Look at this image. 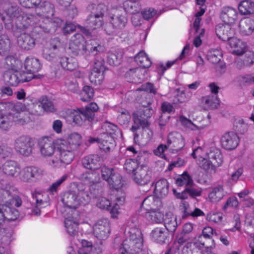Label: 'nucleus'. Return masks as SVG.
I'll use <instances>...</instances> for the list:
<instances>
[{
    "label": "nucleus",
    "instance_id": "58836bf2",
    "mask_svg": "<svg viewBox=\"0 0 254 254\" xmlns=\"http://www.w3.org/2000/svg\"><path fill=\"white\" fill-rule=\"evenodd\" d=\"M38 6L39 8L45 16L49 17L54 15V6L50 2L47 1L41 2Z\"/></svg>",
    "mask_w": 254,
    "mask_h": 254
},
{
    "label": "nucleus",
    "instance_id": "3c124183",
    "mask_svg": "<svg viewBox=\"0 0 254 254\" xmlns=\"http://www.w3.org/2000/svg\"><path fill=\"white\" fill-rule=\"evenodd\" d=\"M94 92L93 89L89 86H84L80 93L81 100L82 101L87 102L90 101L93 96Z\"/></svg>",
    "mask_w": 254,
    "mask_h": 254
},
{
    "label": "nucleus",
    "instance_id": "49530a36",
    "mask_svg": "<svg viewBox=\"0 0 254 254\" xmlns=\"http://www.w3.org/2000/svg\"><path fill=\"white\" fill-rule=\"evenodd\" d=\"M176 184L178 186H186V188L190 185L193 184V181L190 175L187 172H184L176 180Z\"/></svg>",
    "mask_w": 254,
    "mask_h": 254
},
{
    "label": "nucleus",
    "instance_id": "c9c22d12",
    "mask_svg": "<svg viewBox=\"0 0 254 254\" xmlns=\"http://www.w3.org/2000/svg\"><path fill=\"white\" fill-rule=\"evenodd\" d=\"M225 194L223 187L220 186L213 189L209 194V197L211 202H217L223 198Z\"/></svg>",
    "mask_w": 254,
    "mask_h": 254
},
{
    "label": "nucleus",
    "instance_id": "603ef678",
    "mask_svg": "<svg viewBox=\"0 0 254 254\" xmlns=\"http://www.w3.org/2000/svg\"><path fill=\"white\" fill-rule=\"evenodd\" d=\"M133 120L134 125H140L143 128L147 127L149 125L148 120L138 112L133 113Z\"/></svg>",
    "mask_w": 254,
    "mask_h": 254
},
{
    "label": "nucleus",
    "instance_id": "4468645a",
    "mask_svg": "<svg viewBox=\"0 0 254 254\" xmlns=\"http://www.w3.org/2000/svg\"><path fill=\"white\" fill-rule=\"evenodd\" d=\"M202 190L200 188H195L194 184L188 186L181 193L177 192V191L174 189L173 193L177 198L182 199H187L188 195H190L192 198L196 196H200L201 194Z\"/></svg>",
    "mask_w": 254,
    "mask_h": 254
},
{
    "label": "nucleus",
    "instance_id": "e2e57ef3",
    "mask_svg": "<svg viewBox=\"0 0 254 254\" xmlns=\"http://www.w3.org/2000/svg\"><path fill=\"white\" fill-rule=\"evenodd\" d=\"M19 73L18 75L19 83L20 82H28L31 80L32 79H40L42 77V75L40 74H31L30 75H27V73L24 71H19Z\"/></svg>",
    "mask_w": 254,
    "mask_h": 254
},
{
    "label": "nucleus",
    "instance_id": "473e14b6",
    "mask_svg": "<svg viewBox=\"0 0 254 254\" xmlns=\"http://www.w3.org/2000/svg\"><path fill=\"white\" fill-rule=\"evenodd\" d=\"M238 9L242 15L253 14L254 13V2L249 0H243L239 3Z\"/></svg>",
    "mask_w": 254,
    "mask_h": 254
},
{
    "label": "nucleus",
    "instance_id": "39448f33",
    "mask_svg": "<svg viewBox=\"0 0 254 254\" xmlns=\"http://www.w3.org/2000/svg\"><path fill=\"white\" fill-rule=\"evenodd\" d=\"M34 143L32 139L26 135H22L17 138L14 141V148L19 154L28 157L32 155Z\"/></svg>",
    "mask_w": 254,
    "mask_h": 254
},
{
    "label": "nucleus",
    "instance_id": "338daca9",
    "mask_svg": "<svg viewBox=\"0 0 254 254\" xmlns=\"http://www.w3.org/2000/svg\"><path fill=\"white\" fill-rule=\"evenodd\" d=\"M26 17L24 14H21L14 21L16 27L20 30H24L28 28L26 23Z\"/></svg>",
    "mask_w": 254,
    "mask_h": 254
},
{
    "label": "nucleus",
    "instance_id": "6e6d98bb",
    "mask_svg": "<svg viewBox=\"0 0 254 254\" xmlns=\"http://www.w3.org/2000/svg\"><path fill=\"white\" fill-rule=\"evenodd\" d=\"M68 178V175L66 174L64 175L62 177L57 180L56 182L53 183L48 189V191L52 194H54L56 193L59 189L61 185Z\"/></svg>",
    "mask_w": 254,
    "mask_h": 254
},
{
    "label": "nucleus",
    "instance_id": "13d9d810",
    "mask_svg": "<svg viewBox=\"0 0 254 254\" xmlns=\"http://www.w3.org/2000/svg\"><path fill=\"white\" fill-rule=\"evenodd\" d=\"M138 168L137 163L134 159H127L124 166V168L128 173H132L133 174L136 171Z\"/></svg>",
    "mask_w": 254,
    "mask_h": 254
},
{
    "label": "nucleus",
    "instance_id": "680f3d73",
    "mask_svg": "<svg viewBox=\"0 0 254 254\" xmlns=\"http://www.w3.org/2000/svg\"><path fill=\"white\" fill-rule=\"evenodd\" d=\"M41 104L44 110L47 112H54L56 111L53 102L46 97L42 98Z\"/></svg>",
    "mask_w": 254,
    "mask_h": 254
},
{
    "label": "nucleus",
    "instance_id": "4c0bfd02",
    "mask_svg": "<svg viewBox=\"0 0 254 254\" xmlns=\"http://www.w3.org/2000/svg\"><path fill=\"white\" fill-rule=\"evenodd\" d=\"M164 226L166 230L174 233L178 226L177 217L175 216H171L168 217L167 215L166 218L164 219Z\"/></svg>",
    "mask_w": 254,
    "mask_h": 254
},
{
    "label": "nucleus",
    "instance_id": "f3484780",
    "mask_svg": "<svg viewBox=\"0 0 254 254\" xmlns=\"http://www.w3.org/2000/svg\"><path fill=\"white\" fill-rule=\"evenodd\" d=\"M237 10L232 7H224L221 10L220 18L222 21L227 24L233 23L237 19Z\"/></svg>",
    "mask_w": 254,
    "mask_h": 254
},
{
    "label": "nucleus",
    "instance_id": "7ed1b4c3",
    "mask_svg": "<svg viewBox=\"0 0 254 254\" xmlns=\"http://www.w3.org/2000/svg\"><path fill=\"white\" fill-rule=\"evenodd\" d=\"M137 234L130 233L129 240L124 241L119 249L120 254H137L141 250L142 240L141 232L137 230Z\"/></svg>",
    "mask_w": 254,
    "mask_h": 254
},
{
    "label": "nucleus",
    "instance_id": "ea45409f",
    "mask_svg": "<svg viewBox=\"0 0 254 254\" xmlns=\"http://www.w3.org/2000/svg\"><path fill=\"white\" fill-rule=\"evenodd\" d=\"M108 183L112 189L117 190L123 185L122 176L116 172L111 177Z\"/></svg>",
    "mask_w": 254,
    "mask_h": 254
},
{
    "label": "nucleus",
    "instance_id": "aec40b11",
    "mask_svg": "<svg viewBox=\"0 0 254 254\" xmlns=\"http://www.w3.org/2000/svg\"><path fill=\"white\" fill-rule=\"evenodd\" d=\"M24 67L27 72L33 75L41 69V64L38 59L28 57L25 60Z\"/></svg>",
    "mask_w": 254,
    "mask_h": 254
},
{
    "label": "nucleus",
    "instance_id": "de8ad7c7",
    "mask_svg": "<svg viewBox=\"0 0 254 254\" xmlns=\"http://www.w3.org/2000/svg\"><path fill=\"white\" fill-rule=\"evenodd\" d=\"M104 72L99 71H91L89 75V80L91 83L95 85H100L104 79Z\"/></svg>",
    "mask_w": 254,
    "mask_h": 254
},
{
    "label": "nucleus",
    "instance_id": "c85d7f7f",
    "mask_svg": "<svg viewBox=\"0 0 254 254\" xmlns=\"http://www.w3.org/2000/svg\"><path fill=\"white\" fill-rule=\"evenodd\" d=\"M1 210L3 212L4 220H7L8 221H15L19 215V212L16 209L6 205H1Z\"/></svg>",
    "mask_w": 254,
    "mask_h": 254
},
{
    "label": "nucleus",
    "instance_id": "0e129e2a",
    "mask_svg": "<svg viewBox=\"0 0 254 254\" xmlns=\"http://www.w3.org/2000/svg\"><path fill=\"white\" fill-rule=\"evenodd\" d=\"M105 69L104 59L101 57H96L94 61L92 70L104 72Z\"/></svg>",
    "mask_w": 254,
    "mask_h": 254
},
{
    "label": "nucleus",
    "instance_id": "412c9836",
    "mask_svg": "<svg viewBox=\"0 0 254 254\" xmlns=\"http://www.w3.org/2000/svg\"><path fill=\"white\" fill-rule=\"evenodd\" d=\"M169 188L167 180L165 179H160L155 184L154 192L158 197H164L168 193Z\"/></svg>",
    "mask_w": 254,
    "mask_h": 254
},
{
    "label": "nucleus",
    "instance_id": "2f4dec72",
    "mask_svg": "<svg viewBox=\"0 0 254 254\" xmlns=\"http://www.w3.org/2000/svg\"><path fill=\"white\" fill-rule=\"evenodd\" d=\"M51 48L49 51H44L43 53V57L47 60L51 61L55 59L58 56V52H52V50H57L61 47V43L58 39H55L51 43Z\"/></svg>",
    "mask_w": 254,
    "mask_h": 254
},
{
    "label": "nucleus",
    "instance_id": "0eeeda50",
    "mask_svg": "<svg viewBox=\"0 0 254 254\" xmlns=\"http://www.w3.org/2000/svg\"><path fill=\"white\" fill-rule=\"evenodd\" d=\"M167 143L168 147L176 152L181 150L185 145L184 137L176 132L169 134Z\"/></svg>",
    "mask_w": 254,
    "mask_h": 254
},
{
    "label": "nucleus",
    "instance_id": "4d7b16f0",
    "mask_svg": "<svg viewBox=\"0 0 254 254\" xmlns=\"http://www.w3.org/2000/svg\"><path fill=\"white\" fill-rule=\"evenodd\" d=\"M147 217L152 222L158 223H161L164 220L163 214L155 210H150L148 212Z\"/></svg>",
    "mask_w": 254,
    "mask_h": 254
},
{
    "label": "nucleus",
    "instance_id": "c03bdc74",
    "mask_svg": "<svg viewBox=\"0 0 254 254\" xmlns=\"http://www.w3.org/2000/svg\"><path fill=\"white\" fill-rule=\"evenodd\" d=\"M6 15L9 17V21H14L16 20V18L19 16L20 14V9L16 4H11L9 7L5 10Z\"/></svg>",
    "mask_w": 254,
    "mask_h": 254
},
{
    "label": "nucleus",
    "instance_id": "f03ea898",
    "mask_svg": "<svg viewBox=\"0 0 254 254\" xmlns=\"http://www.w3.org/2000/svg\"><path fill=\"white\" fill-rule=\"evenodd\" d=\"M127 22V18L125 11L117 9L110 13L109 23L105 24L104 30L107 34L112 35L124 28Z\"/></svg>",
    "mask_w": 254,
    "mask_h": 254
},
{
    "label": "nucleus",
    "instance_id": "f704fd0d",
    "mask_svg": "<svg viewBox=\"0 0 254 254\" xmlns=\"http://www.w3.org/2000/svg\"><path fill=\"white\" fill-rule=\"evenodd\" d=\"M167 232L165 228L157 227L151 232L152 237L156 242L160 244L165 243L167 238Z\"/></svg>",
    "mask_w": 254,
    "mask_h": 254
},
{
    "label": "nucleus",
    "instance_id": "4be33fe9",
    "mask_svg": "<svg viewBox=\"0 0 254 254\" xmlns=\"http://www.w3.org/2000/svg\"><path fill=\"white\" fill-rule=\"evenodd\" d=\"M115 146L114 137L106 134H100V142L99 147L105 152H109Z\"/></svg>",
    "mask_w": 254,
    "mask_h": 254
},
{
    "label": "nucleus",
    "instance_id": "7c9ffc66",
    "mask_svg": "<svg viewBox=\"0 0 254 254\" xmlns=\"http://www.w3.org/2000/svg\"><path fill=\"white\" fill-rule=\"evenodd\" d=\"M87 9L90 12V14L103 19L104 13L107 10V8L103 4L96 5L93 3L88 5Z\"/></svg>",
    "mask_w": 254,
    "mask_h": 254
},
{
    "label": "nucleus",
    "instance_id": "09e8293b",
    "mask_svg": "<svg viewBox=\"0 0 254 254\" xmlns=\"http://www.w3.org/2000/svg\"><path fill=\"white\" fill-rule=\"evenodd\" d=\"M64 226L66 230L67 233L73 236L77 234L78 231V224L70 219H65Z\"/></svg>",
    "mask_w": 254,
    "mask_h": 254
},
{
    "label": "nucleus",
    "instance_id": "72a5a7b5",
    "mask_svg": "<svg viewBox=\"0 0 254 254\" xmlns=\"http://www.w3.org/2000/svg\"><path fill=\"white\" fill-rule=\"evenodd\" d=\"M17 106L11 102H0V113L4 116H10L17 110Z\"/></svg>",
    "mask_w": 254,
    "mask_h": 254
},
{
    "label": "nucleus",
    "instance_id": "b1692460",
    "mask_svg": "<svg viewBox=\"0 0 254 254\" xmlns=\"http://www.w3.org/2000/svg\"><path fill=\"white\" fill-rule=\"evenodd\" d=\"M3 173L10 176L16 177L20 172V168L17 163L13 161H6L2 166Z\"/></svg>",
    "mask_w": 254,
    "mask_h": 254
},
{
    "label": "nucleus",
    "instance_id": "ddd939ff",
    "mask_svg": "<svg viewBox=\"0 0 254 254\" xmlns=\"http://www.w3.org/2000/svg\"><path fill=\"white\" fill-rule=\"evenodd\" d=\"M81 162L84 168L91 170H95L100 167L101 157L97 154L89 155L84 157Z\"/></svg>",
    "mask_w": 254,
    "mask_h": 254
},
{
    "label": "nucleus",
    "instance_id": "bb28decb",
    "mask_svg": "<svg viewBox=\"0 0 254 254\" xmlns=\"http://www.w3.org/2000/svg\"><path fill=\"white\" fill-rule=\"evenodd\" d=\"M60 63L63 69L70 71L75 70L78 66L76 60L72 57H62L60 58Z\"/></svg>",
    "mask_w": 254,
    "mask_h": 254
},
{
    "label": "nucleus",
    "instance_id": "20e7f679",
    "mask_svg": "<svg viewBox=\"0 0 254 254\" xmlns=\"http://www.w3.org/2000/svg\"><path fill=\"white\" fill-rule=\"evenodd\" d=\"M66 141L64 140L59 144L56 151L55 159L52 160L53 164L56 166H61L62 164H69L71 162L74 158L71 147H68Z\"/></svg>",
    "mask_w": 254,
    "mask_h": 254
},
{
    "label": "nucleus",
    "instance_id": "9d476101",
    "mask_svg": "<svg viewBox=\"0 0 254 254\" xmlns=\"http://www.w3.org/2000/svg\"><path fill=\"white\" fill-rule=\"evenodd\" d=\"M215 32L217 37L224 41H227L235 35V30L229 24H218L216 26Z\"/></svg>",
    "mask_w": 254,
    "mask_h": 254
},
{
    "label": "nucleus",
    "instance_id": "774afa93",
    "mask_svg": "<svg viewBox=\"0 0 254 254\" xmlns=\"http://www.w3.org/2000/svg\"><path fill=\"white\" fill-rule=\"evenodd\" d=\"M134 160L137 163L138 167L148 168L147 166L148 162L147 155L145 153L139 152Z\"/></svg>",
    "mask_w": 254,
    "mask_h": 254
},
{
    "label": "nucleus",
    "instance_id": "a878e982",
    "mask_svg": "<svg viewBox=\"0 0 254 254\" xmlns=\"http://www.w3.org/2000/svg\"><path fill=\"white\" fill-rule=\"evenodd\" d=\"M102 132L100 134H106L107 135L114 137L117 138L119 135H121V131L118 129L117 126L108 122H105L102 127Z\"/></svg>",
    "mask_w": 254,
    "mask_h": 254
},
{
    "label": "nucleus",
    "instance_id": "423d86ee",
    "mask_svg": "<svg viewBox=\"0 0 254 254\" xmlns=\"http://www.w3.org/2000/svg\"><path fill=\"white\" fill-rule=\"evenodd\" d=\"M93 228L94 234L97 238L104 239L110 233L109 222L107 219H101L95 223Z\"/></svg>",
    "mask_w": 254,
    "mask_h": 254
},
{
    "label": "nucleus",
    "instance_id": "a18cd8bd",
    "mask_svg": "<svg viewBox=\"0 0 254 254\" xmlns=\"http://www.w3.org/2000/svg\"><path fill=\"white\" fill-rule=\"evenodd\" d=\"M122 54L117 51L110 52L108 55L107 62L111 65H119L122 61Z\"/></svg>",
    "mask_w": 254,
    "mask_h": 254
},
{
    "label": "nucleus",
    "instance_id": "8fccbe9b",
    "mask_svg": "<svg viewBox=\"0 0 254 254\" xmlns=\"http://www.w3.org/2000/svg\"><path fill=\"white\" fill-rule=\"evenodd\" d=\"M19 61L13 56H7L3 63L4 67L7 70H16Z\"/></svg>",
    "mask_w": 254,
    "mask_h": 254
},
{
    "label": "nucleus",
    "instance_id": "cd10ccee",
    "mask_svg": "<svg viewBox=\"0 0 254 254\" xmlns=\"http://www.w3.org/2000/svg\"><path fill=\"white\" fill-rule=\"evenodd\" d=\"M193 230L192 224L190 223H186L183 228L181 233L177 237L178 243L180 245H182L190 238V234Z\"/></svg>",
    "mask_w": 254,
    "mask_h": 254
},
{
    "label": "nucleus",
    "instance_id": "052dcab7",
    "mask_svg": "<svg viewBox=\"0 0 254 254\" xmlns=\"http://www.w3.org/2000/svg\"><path fill=\"white\" fill-rule=\"evenodd\" d=\"M1 242L5 245H9L12 241V232L8 229L2 228L0 230Z\"/></svg>",
    "mask_w": 254,
    "mask_h": 254
},
{
    "label": "nucleus",
    "instance_id": "5fc2aeb1",
    "mask_svg": "<svg viewBox=\"0 0 254 254\" xmlns=\"http://www.w3.org/2000/svg\"><path fill=\"white\" fill-rule=\"evenodd\" d=\"M70 43H72L80 48L85 50H88L85 46L84 37L80 33L75 34L71 39Z\"/></svg>",
    "mask_w": 254,
    "mask_h": 254
},
{
    "label": "nucleus",
    "instance_id": "a19ab883",
    "mask_svg": "<svg viewBox=\"0 0 254 254\" xmlns=\"http://www.w3.org/2000/svg\"><path fill=\"white\" fill-rule=\"evenodd\" d=\"M86 24H87V27L94 30L103 25V20L102 18H99V17L90 14L86 20Z\"/></svg>",
    "mask_w": 254,
    "mask_h": 254
},
{
    "label": "nucleus",
    "instance_id": "f257e3e1",
    "mask_svg": "<svg viewBox=\"0 0 254 254\" xmlns=\"http://www.w3.org/2000/svg\"><path fill=\"white\" fill-rule=\"evenodd\" d=\"M99 107L96 103H91L84 108H77L70 112L69 118L78 126H82L86 122H92Z\"/></svg>",
    "mask_w": 254,
    "mask_h": 254
},
{
    "label": "nucleus",
    "instance_id": "a211bd4d",
    "mask_svg": "<svg viewBox=\"0 0 254 254\" xmlns=\"http://www.w3.org/2000/svg\"><path fill=\"white\" fill-rule=\"evenodd\" d=\"M75 190H76L78 196V201L79 205H86L88 204L90 201L91 197L88 190H86V187L82 184H77Z\"/></svg>",
    "mask_w": 254,
    "mask_h": 254
},
{
    "label": "nucleus",
    "instance_id": "9b49d317",
    "mask_svg": "<svg viewBox=\"0 0 254 254\" xmlns=\"http://www.w3.org/2000/svg\"><path fill=\"white\" fill-rule=\"evenodd\" d=\"M42 176L41 171L35 167H26L21 172V179L26 182L34 181Z\"/></svg>",
    "mask_w": 254,
    "mask_h": 254
},
{
    "label": "nucleus",
    "instance_id": "6e6552de",
    "mask_svg": "<svg viewBox=\"0 0 254 254\" xmlns=\"http://www.w3.org/2000/svg\"><path fill=\"white\" fill-rule=\"evenodd\" d=\"M239 137L233 131L226 132L221 138L222 147L228 150L235 149L239 144Z\"/></svg>",
    "mask_w": 254,
    "mask_h": 254
},
{
    "label": "nucleus",
    "instance_id": "2eb2a0df",
    "mask_svg": "<svg viewBox=\"0 0 254 254\" xmlns=\"http://www.w3.org/2000/svg\"><path fill=\"white\" fill-rule=\"evenodd\" d=\"M39 146L42 155L45 157L51 156L55 152V146L53 140L48 137H43L39 142Z\"/></svg>",
    "mask_w": 254,
    "mask_h": 254
},
{
    "label": "nucleus",
    "instance_id": "69168bd1",
    "mask_svg": "<svg viewBox=\"0 0 254 254\" xmlns=\"http://www.w3.org/2000/svg\"><path fill=\"white\" fill-rule=\"evenodd\" d=\"M68 50L69 53H70L72 56H77L83 55L86 51V50L80 48L78 47V46L71 43H69Z\"/></svg>",
    "mask_w": 254,
    "mask_h": 254
},
{
    "label": "nucleus",
    "instance_id": "37998d69",
    "mask_svg": "<svg viewBox=\"0 0 254 254\" xmlns=\"http://www.w3.org/2000/svg\"><path fill=\"white\" fill-rule=\"evenodd\" d=\"M66 143H68V147H71V149L74 150L76 149L81 143L80 135L77 132L71 134L68 138V140L66 141Z\"/></svg>",
    "mask_w": 254,
    "mask_h": 254
},
{
    "label": "nucleus",
    "instance_id": "dca6fc26",
    "mask_svg": "<svg viewBox=\"0 0 254 254\" xmlns=\"http://www.w3.org/2000/svg\"><path fill=\"white\" fill-rule=\"evenodd\" d=\"M17 42L18 45L25 50L32 49L35 45V39L30 34L25 33L17 36Z\"/></svg>",
    "mask_w": 254,
    "mask_h": 254
},
{
    "label": "nucleus",
    "instance_id": "79ce46f5",
    "mask_svg": "<svg viewBox=\"0 0 254 254\" xmlns=\"http://www.w3.org/2000/svg\"><path fill=\"white\" fill-rule=\"evenodd\" d=\"M208 158L216 166H220L223 162V156L220 150L218 149H214L211 151L208 154Z\"/></svg>",
    "mask_w": 254,
    "mask_h": 254
},
{
    "label": "nucleus",
    "instance_id": "1a4fd4ad",
    "mask_svg": "<svg viewBox=\"0 0 254 254\" xmlns=\"http://www.w3.org/2000/svg\"><path fill=\"white\" fill-rule=\"evenodd\" d=\"M151 173L148 168L138 167L132 175L134 181L140 185H145L150 181Z\"/></svg>",
    "mask_w": 254,
    "mask_h": 254
},
{
    "label": "nucleus",
    "instance_id": "6ab92c4d",
    "mask_svg": "<svg viewBox=\"0 0 254 254\" xmlns=\"http://www.w3.org/2000/svg\"><path fill=\"white\" fill-rule=\"evenodd\" d=\"M204 242L188 243L182 249V254H201L200 249L204 247Z\"/></svg>",
    "mask_w": 254,
    "mask_h": 254
},
{
    "label": "nucleus",
    "instance_id": "bf43d9fd",
    "mask_svg": "<svg viewBox=\"0 0 254 254\" xmlns=\"http://www.w3.org/2000/svg\"><path fill=\"white\" fill-rule=\"evenodd\" d=\"M82 246L78 250V254H90L93 249V245L91 242L85 240L81 241Z\"/></svg>",
    "mask_w": 254,
    "mask_h": 254
},
{
    "label": "nucleus",
    "instance_id": "f8f14e48",
    "mask_svg": "<svg viewBox=\"0 0 254 254\" xmlns=\"http://www.w3.org/2000/svg\"><path fill=\"white\" fill-rule=\"evenodd\" d=\"M62 201L65 206L69 208H76L79 205L76 190L74 189L64 192Z\"/></svg>",
    "mask_w": 254,
    "mask_h": 254
},
{
    "label": "nucleus",
    "instance_id": "5701e85b",
    "mask_svg": "<svg viewBox=\"0 0 254 254\" xmlns=\"http://www.w3.org/2000/svg\"><path fill=\"white\" fill-rule=\"evenodd\" d=\"M239 28L240 33L242 35H250L254 31V21L250 18H245L240 22Z\"/></svg>",
    "mask_w": 254,
    "mask_h": 254
},
{
    "label": "nucleus",
    "instance_id": "e433bc0d",
    "mask_svg": "<svg viewBox=\"0 0 254 254\" xmlns=\"http://www.w3.org/2000/svg\"><path fill=\"white\" fill-rule=\"evenodd\" d=\"M201 101L204 103L205 108L206 109H214L218 107L219 105V100L215 95H210L203 97Z\"/></svg>",
    "mask_w": 254,
    "mask_h": 254
},
{
    "label": "nucleus",
    "instance_id": "864d4df0",
    "mask_svg": "<svg viewBox=\"0 0 254 254\" xmlns=\"http://www.w3.org/2000/svg\"><path fill=\"white\" fill-rule=\"evenodd\" d=\"M207 60L213 64H217L221 60V52L217 49L211 50L208 52Z\"/></svg>",
    "mask_w": 254,
    "mask_h": 254
},
{
    "label": "nucleus",
    "instance_id": "393cba45",
    "mask_svg": "<svg viewBox=\"0 0 254 254\" xmlns=\"http://www.w3.org/2000/svg\"><path fill=\"white\" fill-rule=\"evenodd\" d=\"M80 179L88 185H93L99 182L100 177L99 172L93 170L82 174Z\"/></svg>",
    "mask_w": 254,
    "mask_h": 254
},
{
    "label": "nucleus",
    "instance_id": "c756f323",
    "mask_svg": "<svg viewBox=\"0 0 254 254\" xmlns=\"http://www.w3.org/2000/svg\"><path fill=\"white\" fill-rule=\"evenodd\" d=\"M19 74L17 70L6 71L3 74L4 80L9 85L16 86L19 84Z\"/></svg>",
    "mask_w": 254,
    "mask_h": 254
}]
</instances>
